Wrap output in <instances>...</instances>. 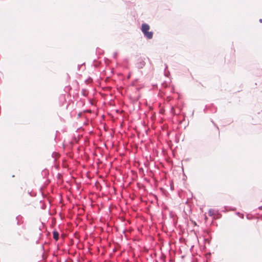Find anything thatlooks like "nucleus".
<instances>
[{"label": "nucleus", "instance_id": "6e6552de", "mask_svg": "<svg viewBox=\"0 0 262 262\" xmlns=\"http://www.w3.org/2000/svg\"><path fill=\"white\" fill-rule=\"evenodd\" d=\"M81 94L83 96L86 97L88 95V92L86 90L82 89L81 91Z\"/></svg>", "mask_w": 262, "mask_h": 262}, {"label": "nucleus", "instance_id": "7ed1b4c3", "mask_svg": "<svg viewBox=\"0 0 262 262\" xmlns=\"http://www.w3.org/2000/svg\"><path fill=\"white\" fill-rule=\"evenodd\" d=\"M149 26L147 24L143 23L142 24L141 30L143 33L149 31Z\"/></svg>", "mask_w": 262, "mask_h": 262}, {"label": "nucleus", "instance_id": "9d476101", "mask_svg": "<svg viewBox=\"0 0 262 262\" xmlns=\"http://www.w3.org/2000/svg\"><path fill=\"white\" fill-rule=\"evenodd\" d=\"M165 75L166 77H168V75H169L170 73H169V71H168L167 72H166V69H167L168 66H167V65L166 64H165Z\"/></svg>", "mask_w": 262, "mask_h": 262}, {"label": "nucleus", "instance_id": "f257e3e1", "mask_svg": "<svg viewBox=\"0 0 262 262\" xmlns=\"http://www.w3.org/2000/svg\"><path fill=\"white\" fill-rule=\"evenodd\" d=\"M210 111V113H215L217 111V107L215 106L213 104H210L209 106H206L204 109V112L205 113H208V111Z\"/></svg>", "mask_w": 262, "mask_h": 262}, {"label": "nucleus", "instance_id": "2eb2a0df", "mask_svg": "<svg viewBox=\"0 0 262 262\" xmlns=\"http://www.w3.org/2000/svg\"><path fill=\"white\" fill-rule=\"evenodd\" d=\"M236 214L239 216L241 213H240L239 212H237L236 213Z\"/></svg>", "mask_w": 262, "mask_h": 262}, {"label": "nucleus", "instance_id": "f3484780", "mask_svg": "<svg viewBox=\"0 0 262 262\" xmlns=\"http://www.w3.org/2000/svg\"><path fill=\"white\" fill-rule=\"evenodd\" d=\"M259 21L260 23H262V18H260L259 19Z\"/></svg>", "mask_w": 262, "mask_h": 262}, {"label": "nucleus", "instance_id": "9b49d317", "mask_svg": "<svg viewBox=\"0 0 262 262\" xmlns=\"http://www.w3.org/2000/svg\"><path fill=\"white\" fill-rule=\"evenodd\" d=\"M211 121L213 123V124L216 127L217 129L219 130V128L218 126L214 122V121L212 120H211Z\"/></svg>", "mask_w": 262, "mask_h": 262}, {"label": "nucleus", "instance_id": "20e7f679", "mask_svg": "<svg viewBox=\"0 0 262 262\" xmlns=\"http://www.w3.org/2000/svg\"><path fill=\"white\" fill-rule=\"evenodd\" d=\"M144 36L147 38V39H151L153 37V32L152 31H147L143 33Z\"/></svg>", "mask_w": 262, "mask_h": 262}, {"label": "nucleus", "instance_id": "5701e85b", "mask_svg": "<svg viewBox=\"0 0 262 262\" xmlns=\"http://www.w3.org/2000/svg\"><path fill=\"white\" fill-rule=\"evenodd\" d=\"M247 218L248 219H249V216H247Z\"/></svg>", "mask_w": 262, "mask_h": 262}, {"label": "nucleus", "instance_id": "423d86ee", "mask_svg": "<svg viewBox=\"0 0 262 262\" xmlns=\"http://www.w3.org/2000/svg\"><path fill=\"white\" fill-rule=\"evenodd\" d=\"M53 237L56 241H57L59 239V233L56 230L53 231Z\"/></svg>", "mask_w": 262, "mask_h": 262}, {"label": "nucleus", "instance_id": "0eeeda50", "mask_svg": "<svg viewBox=\"0 0 262 262\" xmlns=\"http://www.w3.org/2000/svg\"><path fill=\"white\" fill-rule=\"evenodd\" d=\"M23 217L19 215L16 217V220H17V224L18 225H20L23 223Z\"/></svg>", "mask_w": 262, "mask_h": 262}, {"label": "nucleus", "instance_id": "aec40b11", "mask_svg": "<svg viewBox=\"0 0 262 262\" xmlns=\"http://www.w3.org/2000/svg\"><path fill=\"white\" fill-rule=\"evenodd\" d=\"M236 210V208H233L232 209V210Z\"/></svg>", "mask_w": 262, "mask_h": 262}, {"label": "nucleus", "instance_id": "dca6fc26", "mask_svg": "<svg viewBox=\"0 0 262 262\" xmlns=\"http://www.w3.org/2000/svg\"><path fill=\"white\" fill-rule=\"evenodd\" d=\"M82 66V65H78V69L79 70L80 68Z\"/></svg>", "mask_w": 262, "mask_h": 262}, {"label": "nucleus", "instance_id": "f03ea898", "mask_svg": "<svg viewBox=\"0 0 262 262\" xmlns=\"http://www.w3.org/2000/svg\"><path fill=\"white\" fill-rule=\"evenodd\" d=\"M145 60V58L140 57L138 58L137 62L136 64V67L139 69L143 68L145 66L146 63Z\"/></svg>", "mask_w": 262, "mask_h": 262}, {"label": "nucleus", "instance_id": "a211bd4d", "mask_svg": "<svg viewBox=\"0 0 262 262\" xmlns=\"http://www.w3.org/2000/svg\"><path fill=\"white\" fill-rule=\"evenodd\" d=\"M29 194L31 196H33L34 195L32 194V192H29Z\"/></svg>", "mask_w": 262, "mask_h": 262}, {"label": "nucleus", "instance_id": "39448f33", "mask_svg": "<svg viewBox=\"0 0 262 262\" xmlns=\"http://www.w3.org/2000/svg\"><path fill=\"white\" fill-rule=\"evenodd\" d=\"M140 98V95L139 94H138L136 95H135V96H131L130 99L133 101V102H136L139 100Z\"/></svg>", "mask_w": 262, "mask_h": 262}, {"label": "nucleus", "instance_id": "f8f14e48", "mask_svg": "<svg viewBox=\"0 0 262 262\" xmlns=\"http://www.w3.org/2000/svg\"><path fill=\"white\" fill-rule=\"evenodd\" d=\"M117 55H118V53H117V52H114V54H113V57H114V58H117Z\"/></svg>", "mask_w": 262, "mask_h": 262}, {"label": "nucleus", "instance_id": "4be33fe9", "mask_svg": "<svg viewBox=\"0 0 262 262\" xmlns=\"http://www.w3.org/2000/svg\"><path fill=\"white\" fill-rule=\"evenodd\" d=\"M194 225H196V223L195 222H194Z\"/></svg>", "mask_w": 262, "mask_h": 262}, {"label": "nucleus", "instance_id": "4468645a", "mask_svg": "<svg viewBox=\"0 0 262 262\" xmlns=\"http://www.w3.org/2000/svg\"><path fill=\"white\" fill-rule=\"evenodd\" d=\"M41 190H42V188L41 187V188H40V192H41V194H42V196H43V192L41 191Z\"/></svg>", "mask_w": 262, "mask_h": 262}, {"label": "nucleus", "instance_id": "1a4fd4ad", "mask_svg": "<svg viewBox=\"0 0 262 262\" xmlns=\"http://www.w3.org/2000/svg\"><path fill=\"white\" fill-rule=\"evenodd\" d=\"M208 215L210 216H212L214 215V210L210 209L208 211Z\"/></svg>", "mask_w": 262, "mask_h": 262}, {"label": "nucleus", "instance_id": "6ab92c4d", "mask_svg": "<svg viewBox=\"0 0 262 262\" xmlns=\"http://www.w3.org/2000/svg\"><path fill=\"white\" fill-rule=\"evenodd\" d=\"M259 209H262V206H260L258 207Z\"/></svg>", "mask_w": 262, "mask_h": 262}, {"label": "nucleus", "instance_id": "b1692460", "mask_svg": "<svg viewBox=\"0 0 262 262\" xmlns=\"http://www.w3.org/2000/svg\"><path fill=\"white\" fill-rule=\"evenodd\" d=\"M247 218L248 219H249V216H247Z\"/></svg>", "mask_w": 262, "mask_h": 262}, {"label": "nucleus", "instance_id": "412c9836", "mask_svg": "<svg viewBox=\"0 0 262 262\" xmlns=\"http://www.w3.org/2000/svg\"><path fill=\"white\" fill-rule=\"evenodd\" d=\"M88 80H89V79H86V80H85V82H86H86L88 81Z\"/></svg>", "mask_w": 262, "mask_h": 262}, {"label": "nucleus", "instance_id": "ddd939ff", "mask_svg": "<svg viewBox=\"0 0 262 262\" xmlns=\"http://www.w3.org/2000/svg\"><path fill=\"white\" fill-rule=\"evenodd\" d=\"M239 216L241 218L244 219V215L243 214H241Z\"/></svg>", "mask_w": 262, "mask_h": 262}]
</instances>
